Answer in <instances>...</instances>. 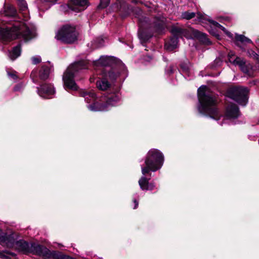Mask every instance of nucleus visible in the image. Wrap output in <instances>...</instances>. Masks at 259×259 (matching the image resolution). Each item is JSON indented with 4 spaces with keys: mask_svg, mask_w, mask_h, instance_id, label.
Listing matches in <instances>:
<instances>
[{
    "mask_svg": "<svg viewBox=\"0 0 259 259\" xmlns=\"http://www.w3.org/2000/svg\"><path fill=\"white\" fill-rule=\"evenodd\" d=\"M174 36L165 44V48L168 51H172L177 47L178 44V38L179 36L177 35L173 34Z\"/></svg>",
    "mask_w": 259,
    "mask_h": 259,
    "instance_id": "dca6fc26",
    "label": "nucleus"
},
{
    "mask_svg": "<svg viewBox=\"0 0 259 259\" xmlns=\"http://www.w3.org/2000/svg\"><path fill=\"white\" fill-rule=\"evenodd\" d=\"M38 94L44 98H50V96L54 94L55 89L51 84L45 83L40 88L37 89Z\"/></svg>",
    "mask_w": 259,
    "mask_h": 259,
    "instance_id": "9b49d317",
    "label": "nucleus"
},
{
    "mask_svg": "<svg viewBox=\"0 0 259 259\" xmlns=\"http://www.w3.org/2000/svg\"><path fill=\"white\" fill-rule=\"evenodd\" d=\"M15 253L7 251H0V257L3 259H11V256H14Z\"/></svg>",
    "mask_w": 259,
    "mask_h": 259,
    "instance_id": "bb28decb",
    "label": "nucleus"
},
{
    "mask_svg": "<svg viewBox=\"0 0 259 259\" xmlns=\"http://www.w3.org/2000/svg\"><path fill=\"white\" fill-rule=\"evenodd\" d=\"M8 10L11 12V14L10 15L11 16H14L16 15V11L13 7H9Z\"/></svg>",
    "mask_w": 259,
    "mask_h": 259,
    "instance_id": "473e14b6",
    "label": "nucleus"
},
{
    "mask_svg": "<svg viewBox=\"0 0 259 259\" xmlns=\"http://www.w3.org/2000/svg\"><path fill=\"white\" fill-rule=\"evenodd\" d=\"M117 1L119 5V7L117 5V11H119L120 12V14L122 17H125L130 14V9L125 3L123 2H121L120 0H117Z\"/></svg>",
    "mask_w": 259,
    "mask_h": 259,
    "instance_id": "4be33fe9",
    "label": "nucleus"
},
{
    "mask_svg": "<svg viewBox=\"0 0 259 259\" xmlns=\"http://www.w3.org/2000/svg\"><path fill=\"white\" fill-rule=\"evenodd\" d=\"M257 124H259V117H258V121H257Z\"/></svg>",
    "mask_w": 259,
    "mask_h": 259,
    "instance_id": "ea45409f",
    "label": "nucleus"
},
{
    "mask_svg": "<svg viewBox=\"0 0 259 259\" xmlns=\"http://www.w3.org/2000/svg\"><path fill=\"white\" fill-rule=\"evenodd\" d=\"M163 17H154L152 19L142 17L139 19L140 27L143 29H152L158 30L163 27Z\"/></svg>",
    "mask_w": 259,
    "mask_h": 259,
    "instance_id": "1a4fd4ad",
    "label": "nucleus"
},
{
    "mask_svg": "<svg viewBox=\"0 0 259 259\" xmlns=\"http://www.w3.org/2000/svg\"><path fill=\"white\" fill-rule=\"evenodd\" d=\"M140 39H143L144 41H146L148 39V38L144 37L142 34L139 35Z\"/></svg>",
    "mask_w": 259,
    "mask_h": 259,
    "instance_id": "c9c22d12",
    "label": "nucleus"
},
{
    "mask_svg": "<svg viewBox=\"0 0 259 259\" xmlns=\"http://www.w3.org/2000/svg\"><path fill=\"white\" fill-rule=\"evenodd\" d=\"M196 20H197L200 22L204 27H206L205 24H209L211 27V29L208 30L209 32L218 38H219L220 36L215 30L212 28V27H214V28H218L222 30L230 39H233L235 38L236 45L237 46L239 45L238 42H240L242 44L252 43L251 39L243 35L235 33V36L234 37L233 34L228 31L224 26L220 24L217 22L210 20L208 16L206 15H204L200 12H198L197 13H195V21Z\"/></svg>",
    "mask_w": 259,
    "mask_h": 259,
    "instance_id": "f03ea898",
    "label": "nucleus"
},
{
    "mask_svg": "<svg viewBox=\"0 0 259 259\" xmlns=\"http://www.w3.org/2000/svg\"><path fill=\"white\" fill-rule=\"evenodd\" d=\"M50 69L49 67L43 66L39 71V77L41 79L45 80L47 79L50 74Z\"/></svg>",
    "mask_w": 259,
    "mask_h": 259,
    "instance_id": "393cba45",
    "label": "nucleus"
},
{
    "mask_svg": "<svg viewBox=\"0 0 259 259\" xmlns=\"http://www.w3.org/2000/svg\"><path fill=\"white\" fill-rule=\"evenodd\" d=\"M9 75L14 79H16L17 78V75L14 73H9Z\"/></svg>",
    "mask_w": 259,
    "mask_h": 259,
    "instance_id": "f704fd0d",
    "label": "nucleus"
},
{
    "mask_svg": "<svg viewBox=\"0 0 259 259\" xmlns=\"http://www.w3.org/2000/svg\"><path fill=\"white\" fill-rule=\"evenodd\" d=\"M254 56H256V59L257 60L259 63V56H258L256 54L254 53Z\"/></svg>",
    "mask_w": 259,
    "mask_h": 259,
    "instance_id": "e433bc0d",
    "label": "nucleus"
},
{
    "mask_svg": "<svg viewBox=\"0 0 259 259\" xmlns=\"http://www.w3.org/2000/svg\"><path fill=\"white\" fill-rule=\"evenodd\" d=\"M145 176L143 175V176L139 180L138 182L140 188L144 191H152L155 188V185L154 183L149 182L151 179V174L149 178H146Z\"/></svg>",
    "mask_w": 259,
    "mask_h": 259,
    "instance_id": "ddd939ff",
    "label": "nucleus"
},
{
    "mask_svg": "<svg viewBox=\"0 0 259 259\" xmlns=\"http://www.w3.org/2000/svg\"><path fill=\"white\" fill-rule=\"evenodd\" d=\"M235 56V53L233 51H230L228 54V57L229 62L233 64L234 65H236V64L239 61L238 60H240L241 58L236 57L235 59L234 58Z\"/></svg>",
    "mask_w": 259,
    "mask_h": 259,
    "instance_id": "a878e982",
    "label": "nucleus"
},
{
    "mask_svg": "<svg viewBox=\"0 0 259 259\" xmlns=\"http://www.w3.org/2000/svg\"><path fill=\"white\" fill-rule=\"evenodd\" d=\"M181 68L182 70L183 73L185 75H188L189 76V67L185 64H182L181 65Z\"/></svg>",
    "mask_w": 259,
    "mask_h": 259,
    "instance_id": "c756f323",
    "label": "nucleus"
},
{
    "mask_svg": "<svg viewBox=\"0 0 259 259\" xmlns=\"http://www.w3.org/2000/svg\"><path fill=\"white\" fill-rule=\"evenodd\" d=\"M150 37H151V36H150ZM146 38H149V37H146Z\"/></svg>",
    "mask_w": 259,
    "mask_h": 259,
    "instance_id": "a19ab883",
    "label": "nucleus"
},
{
    "mask_svg": "<svg viewBox=\"0 0 259 259\" xmlns=\"http://www.w3.org/2000/svg\"><path fill=\"white\" fill-rule=\"evenodd\" d=\"M96 84L98 89L102 91H105L111 86V84L105 77L98 80L96 82Z\"/></svg>",
    "mask_w": 259,
    "mask_h": 259,
    "instance_id": "aec40b11",
    "label": "nucleus"
},
{
    "mask_svg": "<svg viewBox=\"0 0 259 259\" xmlns=\"http://www.w3.org/2000/svg\"><path fill=\"white\" fill-rule=\"evenodd\" d=\"M78 34L75 26L66 24L58 30L55 38L65 44H72L77 40Z\"/></svg>",
    "mask_w": 259,
    "mask_h": 259,
    "instance_id": "423d86ee",
    "label": "nucleus"
},
{
    "mask_svg": "<svg viewBox=\"0 0 259 259\" xmlns=\"http://www.w3.org/2000/svg\"><path fill=\"white\" fill-rule=\"evenodd\" d=\"M87 0H70L69 8L76 12L84 10L88 7Z\"/></svg>",
    "mask_w": 259,
    "mask_h": 259,
    "instance_id": "9d476101",
    "label": "nucleus"
},
{
    "mask_svg": "<svg viewBox=\"0 0 259 259\" xmlns=\"http://www.w3.org/2000/svg\"><path fill=\"white\" fill-rule=\"evenodd\" d=\"M21 54V46L20 45H18L16 47H14L12 51L9 53V57L12 60H14L19 56H20Z\"/></svg>",
    "mask_w": 259,
    "mask_h": 259,
    "instance_id": "b1692460",
    "label": "nucleus"
},
{
    "mask_svg": "<svg viewBox=\"0 0 259 259\" xmlns=\"http://www.w3.org/2000/svg\"><path fill=\"white\" fill-rule=\"evenodd\" d=\"M87 67V63L83 60L74 62L70 65L63 75V80L65 87L73 91L77 90L78 87L75 82L74 78L78 72Z\"/></svg>",
    "mask_w": 259,
    "mask_h": 259,
    "instance_id": "39448f33",
    "label": "nucleus"
},
{
    "mask_svg": "<svg viewBox=\"0 0 259 259\" xmlns=\"http://www.w3.org/2000/svg\"><path fill=\"white\" fill-rule=\"evenodd\" d=\"M195 39H198L201 43L205 45H209L211 44L210 41L207 38L205 33L196 30H195Z\"/></svg>",
    "mask_w": 259,
    "mask_h": 259,
    "instance_id": "412c9836",
    "label": "nucleus"
},
{
    "mask_svg": "<svg viewBox=\"0 0 259 259\" xmlns=\"http://www.w3.org/2000/svg\"><path fill=\"white\" fill-rule=\"evenodd\" d=\"M198 96L200 102L199 110L207 114L210 118L219 121L225 119H233L237 118L239 115L238 107L235 104H231L226 108L225 116L220 114L216 107L217 101L215 97L206 91V88L202 87L198 89Z\"/></svg>",
    "mask_w": 259,
    "mask_h": 259,
    "instance_id": "f257e3e1",
    "label": "nucleus"
},
{
    "mask_svg": "<svg viewBox=\"0 0 259 259\" xmlns=\"http://www.w3.org/2000/svg\"><path fill=\"white\" fill-rule=\"evenodd\" d=\"M248 89L243 87L230 88L227 91V97L242 106H245L248 99Z\"/></svg>",
    "mask_w": 259,
    "mask_h": 259,
    "instance_id": "0eeeda50",
    "label": "nucleus"
},
{
    "mask_svg": "<svg viewBox=\"0 0 259 259\" xmlns=\"http://www.w3.org/2000/svg\"><path fill=\"white\" fill-rule=\"evenodd\" d=\"M215 62H216V63H220V60H215Z\"/></svg>",
    "mask_w": 259,
    "mask_h": 259,
    "instance_id": "58836bf2",
    "label": "nucleus"
},
{
    "mask_svg": "<svg viewBox=\"0 0 259 259\" xmlns=\"http://www.w3.org/2000/svg\"><path fill=\"white\" fill-rule=\"evenodd\" d=\"M110 3V0H100L99 7L104 9L107 7Z\"/></svg>",
    "mask_w": 259,
    "mask_h": 259,
    "instance_id": "7c9ffc66",
    "label": "nucleus"
},
{
    "mask_svg": "<svg viewBox=\"0 0 259 259\" xmlns=\"http://www.w3.org/2000/svg\"><path fill=\"white\" fill-rule=\"evenodd\" d=\"M18 5L21 11H25L27 10V4L25 0H17Z\"/></svg>",
    "mask_w": 259,
    "mask_h": 259,
    "instance_id": "cd10ccee",
    "label": "nucleus"
},
{
    "mask_svg": "<svg viewBox=\"0 0 259 259\" xmlns=\"http://www.w3.org/2000/svg\"><path fill=\"white\" fill-rule=\"evenodd\" d=\"M172 34L177 35L179 37H185L188 39H192L193 41V36L194 35V30L193 28L190 30L183 29L179 28H174L171 30Z\"/></svg>",
    "mask_w": 259,
    "mask_h": 259,
    "instance_id": "f8f14e48",
    "label": "nucleus"
},
{
    "mask_svg": "<svg viewBox=\"0 0 259 259\" xmlns=\"http://www.w3.org/2000/svg\"><path fill=\"white\" fill-rule=\"evenodd\" d=\"M120 74L117 71L112 69L106 73L104 77H106L108 80L110 81H115L118 77H119Z\"/></svg>",
    "mask_w": 259,
    "mask_h": 259,
    "instance_id": "5701e85b",
    "label": "nucleus"
},
{
    "mask_svg": "<svg viewBox=\"0 0 259 259\" xmlns=\"http://www.w3.org/2000/svg\"><path fill=\"white\" fill-rule=\"evenodd\" d=\"M48 252V249L47 248L35 243H31L30 253L42 256L46 258Z\"/></svg>",
    "mask_w": 259,
    "mask_h": 259,
    "instance_id": "4468645a",
    "label": "nucleus"
},
{
    "mask_svg": "<svg viewBox=\"0 0 259 259\" xmlns=\"http://www.w3.org/2000/svg\"><path fill=\"white\" fill-rule=\"evenodd\" d=\"M31 61L33 64H37L41 62V59L40 56H36L31 58Z\"/></svg>",
    "mask_w": 259,
    "mask_h": 259,
    "instance_id": "2f4dec72",
    "label": "nucleus"
},
{
    "mask_svg": "<svg viewBox=\"0 0 259 259\" xmlns=\"http://www.w3.org/2000/svg\"><path fill=\"white\" fill-rule=\"evenodd\" d=\"M14 239L12 237L7 236L6 234L0 236V244L7 247H11L13 246Z\"/></svg>",
    "mask_w": 259,
    "mask_h": 259,
    "instance_id": "a211bd4d",
    "label": "nucleus"
},
{
    "mask_svg": "<svg viewBox=\"0 0 259 259\" xmlns=\"http://www.w3.org/2000/svg\"><path fill=\"white\" fill-rule=\"evenodd\" d=\"M182 18L183 19L189 20L194 17V13H190L188 12H185L182 14Z\"/></svg>",
    "mask_w": 259,
    "mask_h": 259,
    "instance_id": "c85d7f7f",
    "label": "nucleus"
},
{
    "mask_svg": "<svg viewBox=\"0 0 259 259\" xmlns=\"http://www.w3.org/2000/svg\"><path fill=\"white\" fill-rule=\"evenodd\" d=\"M120 100V94L118 93L110 95L106 103L96 102L88 106L89 109L94 111H104L108 110L109 106H115Z\"/></svg>",
    "mask_w": 259,
    "mask_h": 259,
    "instance_id": "6e6552de",
    "label": "nucleus"
},
{
    "mask_svg": "<svg viewBox=\"0 0 259 259\" xmlns=\"http://www.w3.org/2000/svg\"><path fill=\"white\" fill-rule=\"evenodd\" d=\"M16 247L20 251L24 253H28L30 252L31 243L29 244L26 241L20 240L16 242Z\"/></svg>",
    "mask_w": 259,
    "mask_h": 259,
    "instance_id": "f3484780",
    "label": "nucleus"
},
{
    "mask_svg": "<svg viewBox=\"0 0 259 259\" xmlns=\"http://www.w3.org/2000/svg\"><path fill=\"white\" fill-rule=\"evenodd\" d=\"M164 162L163 154L157 149H151L147 153L145 159V166H142V173L146 175L151 171H156L160 169Z\"/></svg>",
    "mask_w": 259,
    "mask_h": 259,
    "instance_id": "20e7f679",
    "label": "nucleus"
},
{
    "mask_svg": "<svg viewBox=\"0 0 259 259\" xmlns=\"http://www.w3.org/2000/svg\"><path fill=\"white\" fill-rule=\"evenodd\" d=\"M219 123L221 125H222L223 124H224V121H221V122H219Z\"/></svg>",
    "mask_w": 259,
    "mask_h": 259,
    "instance_id": "4c0bfd02",
    "label": "nucleus"
},
{
    "mask_svg": "<svg viewBox=\"0 0 259 259\" xmlns=\"http://www.w3.org/2000/svg\"><path fill=\"white\" fill-rule=\"evenodd\" d=\"M133 202H134V204H135V206H134V207H133V208H134V209H136V208L138 207V206L139 202H138V201L136 199H134L133 200Z\"/></svg>",
    "mask_w": 259,
    "mask_h": 259,
    "instance_id": "72a5a7b5",
    "label": "nucleus"
},
{
    "mask_svg": "<svg viewBox=\"0 0 259 259\" xmlns=\"http://www.w3.org/2000/svg\"><path fill=\"white\" fill-rule=\"evenodd\" d=\"M238 61L235 66H238L243 72L250 75L252 72V66L250 63L246 62L244 59L241 58Z\"/></svg>",
    "mask_w": 259,
    "mask_h": 259,
    "instance_id": "2eb2a0df",
    "label": "nucleus"
},
{
    "mask_svg": "<svg viewBox=\"0 0 259 259\" xmlns=\"http://www.w3.org/2000/svg\"><path fill=\"white\" fill-rule=\"evenodd\" d=\"M31 38V31L23 23L21 22L18 25H14L10 29L0 28V40L3 42L18 38L28 40Z\"/></svg>",
    "mask_w": 259,
    "mask_h": 259,
    "instance_id": "7ed1b4c3",
    "label": "nucleus"
},
{
    "mask_svg": "<svg viewBox=\"0 0 259 259\" xmlns=\"http://www.w3.org/2000/svg\"><path fill=\"white\" fill-rule=\"evenodd\" d=\"M79 94L81 96L84 98L85 101L88 103L94 101L96 98V94L93 91L87 92L81 90Z\"/></svg>",
    "mask_w": 259,
    "mask_h": 259,
    "instance_id": "6ab92c4d",
    "label": "nucleus"
}]
</instances>
